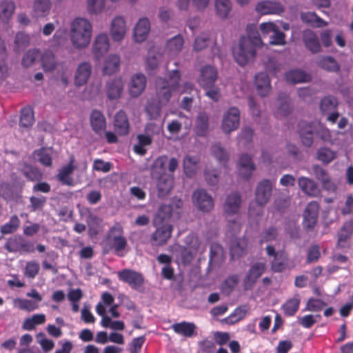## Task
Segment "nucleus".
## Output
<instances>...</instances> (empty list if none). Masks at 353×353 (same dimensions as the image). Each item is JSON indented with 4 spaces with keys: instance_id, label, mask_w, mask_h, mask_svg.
Masks as SVG:
<instances>
[{
    "instance_id": "obj_1",
    "label": "nucleus",
    "mask_w": 353,
    "mask_h": 353,
    "mask_svg": "<svg viewBox=\"0 0 353 353\" xmlns=\"http://www.w3.org/2000/svg\"><path fill=\"white\" fill-rule=\"evenodd\" d=\"M168 79L157 77L155 81L157 99L148 101L145 110L150 119H157L161 115V107L166 105L172 93L178 90L180 85L181 73L175 69L168 72Z\"/></svg>"
},
{
    "instance_id": "obj_2",
    "label": "nucleus",
    "mask_w": 353,
    "mask_h": 353,
    "mask_svg": "<svg viewBox=\"0 0 353 353\" xmlns=\"http://www.w3.org/2000/svg\"><path fill=\"white\" fill-rule=\"evenodd\" d=\"M248 36L240 38L239 45L234 47L232 54L236 62L241 66L247 64L256 56V48L263 44L259 32L256 28L252 26L247 28Z\"/></svg>"
},
{
    "instance_id": "obj_3",
    "label": "nucleus",
    "mask_w": 353,
    "mask_h": 353,
    "mask_svg": "<svg viewBox=\"0 0 353 353\" xmlns=\"http://www.w3.org/2000/svg\"><path fill=\"white\" fill-rule=\"evenodd\" d=\"M92 26L83 18H76L71 23L70 39L72 46L77 49L86 48L91 40Z\"/></svg>"
},
{
    "instance_id": "obj_4",
    "label": "nucleus",
    "mask_w": 353,
    "mask_h": 353,
    "mask_svg": "<svg viewBox=\"0 0 353 353\" xmlns=\"http://www.w3.org/2000/svg\"><path fill=\"white\" fill-rule=\"evenodd\" d=\"M107 239H111L112 248L119 256H123V251L128 245L126 239L123 236V229L120 223L116 222L110 229Z\"/></svg>"
},
{
    "instance_id": "obj_5",
    "label": "nucleus",
    "mask_w": 353,
    "mask_h": 353,
    "mask_svg": "<svg viewBox=\"0 0 353 353\" xmlns=\"http://www.w3.org/2000/svg\"><path fill=\"white\" fill-rule=\"evenodd\" d=\"M267 255L273 257L271 261V269L274 272H283L289 268V257L287 252L283 250L276 251L272 245L265 248Z\"/></svg>"
},
{
    "instance_id": "obj_6",
    "label": "nucleus",
    "mask_w": 353,
    "mask_h": 353,
    "mask_svg": "<svg viewBox=\"0 0 353 353\" xmlns=\"http://www.w3.org/2000/svg\"><path fill=\"white\" fill-rule=\"evenodd\" d=\"M320 205L317 201H311L305 207L303 213L302 226L307 233L313 232L317 224Z\"/></svg>"
},
{
    "instance_id": "obj_7",
    "label": "nucleus",
    "mask_w": 353,
    "mask_h": 353,
    "mask_svg": "<svg viewBox=\"0 0 353 353\" xmlns=\"http://www.w3.org/2000/svg\"><path fill=\"white\" fill-rule=\"evenodd\" d=\"M156 230L151 235V241L155 245H163L170 239L173 230L171 224L166 222L154 221Z\"/></svg>"
},
{
    "instance_id": "obj_8",
    "label": "nucleus",
    "mask_w": 353,
    "mask_h": 353,
    "mask_svg": "<svg viewBox=\"0 0 353 353\" xmlns=\"http://www.w3.org/2000/svg\"><path fill=\"white\" fill-rule=\"evenodd\" d=\"M5 249L9 252L20 254L34 252L35 250L33 243L26 240L21 236L9 238L5 244Z\"/></svg>"
},
{
    "instance_id": "obj_9",
    "label": "nucleus",
    "mask_w": 353,
    "mask_h": 353,
    "mask_svg": "<svg viewBox=\"0 0 353 353\" xmlns=\"http://www.w3.org/2000/svg\"><path fill=\"white\" fill-rule=\"evenodd\" d=\"M265 269L266 264L264 262H256L253 264L243 279V288L245 290H251Z\"/></svg>"
},
{
    "instance_id": "obj_10",
    "label": "nucleus",
    "mask_w": 353,
    "mask_h": 353,
    "mask_svg": "<svg viewBox=\"0 0 353 353\" xmlns=\"http://www.w3.org/2000/svg\"><path fill=\"white\" fill-rule=\"evenodd\" d=\"M119 279L128 283L132 288L137 290L144 283V278L141 273L130 269H124L118 272Z\"/></svg>"
},
{
    "instance_id": "obj_11",
    "label": "nucleus",
    "mask_w": 353,
    "mask_h": 353,
    "mask_svg": "<svg viewBox=\"0 0 353 353\" xmlns=\"http://www.w3.org/2000/svg\"><path fill=\"white\" fill-rule=\"evenodd\" d=\"M240 111L236 108H230L224 114L221 128L224 132L230 133L239 125Z\"/></svg>"
},
{
    "instance_id": "obj_12",
    "label": "nucleus",
    "mask_w": 353,
    "mask_h": 353,
    "mask_svg": "<svg viewBox=\"0 0 353 353\" xmlns=\"http://www.w3.org/2000/svg\"><path fill=\"white\" fill-rule=\"evenodd\" d=\"M218 78V71L212 65H205L201 69L198 80L199 85L203 89L212 88Z\"/></svg>"
},
{
    "instance_id": "obj_13",
    "label": "nucleus",
    "mask_w": 353,
    "mask_h": 353,
    "mask_svg": "<svg viewBox=\"0 0 353 353\" xmlns=\"http://www.w3.org/2000/svg\"><path fill=\"white\" fill-rule=\"evenodd\" d=\"M272 186V183L268 179H264L258 184L255 192V199L261 207L265 206L270 201Z\"/></svg>"
},
{
    "instance_id": "obj_14",
    "label": "nucleus",
    "mask_w": 353,
    "mask_h": 353,
    "mask_svg": "<svg viewBox=\"0 0 353 353\" xmlns=\"http://www.w3.org/2000/svg\"><path fill=\"white\" fill-rule=\"evenodd\" d=\"M192 199L199 210L203 212H210L214 207L212 196L203 189L196 190L193 193Z\"/></svg>"
},
{
    "instance_id": "obj_15",
    "label": "nucleus",
    "mask_w": 353,
    "mask_h": 353,
    "mask_svg": "<svg viewBox=\"0 0 353 353\" xmlns=\"http://www.w3.org/2000/svg\"><path fill=\"white\" fill-rule=\"evenodd\" d=\"M74 157L71 155L68 164L61 167L59 170L57 178L61 184L68 186H73L74 185V179L71 176L72 172L77 168L76 165H74Z\"/></svg>"
},
{
    "instance_id": "obj_16",
    "label": "nucleus",
    "mask_w": 353,
    "mask_h": 353,
    "mask_svg": "<svg viewBox=\"0 0 353 353\" xmlns=\"http://www.w3.org/2000/svg\"><path fill=\"white\" fill-rule=\"evenodd\" d=\"M124 83L121 77H116L106 82L105 93L110 100L119 99L121 97Z\"/></svg>"
},
{
    "instance_id": "obj_17",
    "label": "nucleus",
    "mask_w": 353,
    "mask_h": 353,
    "mask_svg": "<svg viewBox=\"0 0 353 353\" xmlns=\"http://www.w3.org/2000/svg\"><path fill=\"white\" fill-rule=\"evenodd\" d=\"M115 132L120 136H125L130 131V122L127 114L123 110L118 111L113 120Z\"/></svg>"
},
{
    "instance_id": "obj_18",
    "label": "nucleus",
    "mask_w": 353,
    "mask_h": 353,
    "mask_svg": "<svg viewBox=\"0 0 353 353\" xmlns=\"http://www.w3.org/2000/svg\"><path fill=\"white\" fill-rule=\"evenodd\" d=\"M255 170L252 157L247 154H243L239 161V174L244 180H248Z\"/></svg>"
},
{
    "instance_id": "obj_19",
    "label": "nucleus",
    "mask_w": 353,
    "mask_h": 353,
    "mask_svg": "<svg viewBox=\"0 0 353 353\" xmlns=\"http://www.w3.org/2000/svg\"><path fill=\"white\" fill-rule=\"evenodd\" d=\"M298 126L302 143L306 147L312 146L314 143L313 135L315 134L314 124L301 121Z\"/></svg>"
},
{
    "instance_id": "obj_20",
    "label": "nucleus",
    "mask_w": 353,
    "mask_h": 353,
    "mask_svg": "<svg viewBox=\"0 0 353 353\" xmlns=\"http://www.w3.org/2000/svg\"><path fill=\"white\" fill-rule=\"evenodd\" d=\"M110 34L114 41H121L126 33V23L123 17L117 16L113 19L110 26Z\"/></svg>"
},
{
    "instance_id": "obj_21",
    "label": "nucleus",
    "mask_w": 353,
    "mask_h": 353,
    "mask_svg": "<svg viewBox=\"0 0 353 353\" xmlns=\"http://www.w3.org/2000/svg\"><path fill=\"white\" fill-rule=\"evenodd\" d=\"M110 47L109 38L106 33L100 34L95 38L92 52L97 59H100L108 52Z\"/></svg>"
},
{
    "instance_id": "obj_22",
    "label": "nucleus",
    "mask_w": 353,
    "mask_h": 353,
    "mask_svg": "<svg viewBox=\"0 0 353 353\" xmlns=\"http://www.w3.org/2000/svg\"><path fill=\"white\" fill-rule=\"evenodd\" d=\"M256 10L261 14H281L284 12V8L279 2L265 1L256 5Z\"/></svg>"
},
{
    "instance_id": "obj_23",
    "label": "nucleus",
    "mask_w": 353,
    "mask_h": 353,
    "mask_svg": "<svg viewBox=\"0 0 353 353\" xmlns=\"http://www.w3.org/2000/svg\"><path fill=\"white\" fill-rule=\"evenodd\" d=\"M318 67L327 72L338 73L341 70V65L332 56L323 55L319 57L316 60Z\"/></svg>"
},
{
    "instance_id": "obj_24",
    "label": "nucleus",
    "mask_w": 353,
    "mask_h": 353,
    "mask_svg": "<svg viewBox=\"0 0 353 353\" xmlns=\"http://www.w3.org/2000/svg\"><path fill=\"white\" fill-rule=\"evenodd\" d=\"M303 41L308 50L313 54L321 52V46L316 34L311 30H306L303 32Z\"/></svg>"
},
{
    "instance_id": "obj_25",
    "label": "nucleus",
    "mask_w": 353,
    "mask_h": 353,
    "mask_svg": "<svg viewBox=\"0 0 353 353\" xmlns=\"http://www.w3.org/2000/svg\"><path fill=\"white\" fill-rule=\"evenodd\" d=\"M102 222L101 218L88 210L86 223L88 227V234L90 238H95L98 236L103 228Z\"/></svg>"
},
{
    "instance_id": "obj_26",
    "label": "nucleus",
    "mask_w": 353,
    "mask_h": 353,
    "mask_svg": "<svg viewBox=\"0 0 353 353\" xmlns=\"http://www.w3.org/2000/svg\"><path fill=\"white\" fill-rule=\"evenodd\" d=\"M150 23L148 18L140 19L134 28V37L136 42L144 41L150 32Z\"/></svg>"
},
{
    "instance_id": "obj_27",
    "label": "nucleus",
    "mask_w": 353,
    "mask_h": 353,
    "mask_svg": "<svg viewBox=\"0 0 353 353\" xmlns=\"http://www.w3.org/2000/svg\"><path fill=\"white\" fill-rule=\"evenodd\" d=\"M146 86V78L144 74L139 73L133 75L129 85V92L132 97H137L141 94Z\"/></svg>"
},
{
    "instance_id": "obj_28",
    "label": "nucleus",
    "mask_w": 353,
    "mask_h": 353,
    "mask_svg": "<svg viewBox=\"0 0 353 353\" xmlns=\"http://www.w3.org/2000/svg\"><path fill=\"white\" fill-rule=\"evenodd\" d=\"M90 121L92 129L96 134H101L105 131L107 125L106 119L101 111L92 110L90 114Z\"/></svg>"
},
{
    "instance_id": "obj_29",
    "label": "nucleus",
    "mask_w": 353,
    "mask_h": 353,
    "mask_svg": "<svg viewBox=\"0 0 353 353\" xmlns=\"http://www.w3.org/2000/svg\"><path fill=\"white\" fill-rule=\"evenodd\" d=\"M298 185L302 192L310 196L315 197L320 194V189L317 183L308 177H299Z\"/></svg>"
},
{
    "instance_id": "obj_30",
    "label": "nucleus",
    "mask_w": 353,
    "mask_h": 353,
    "mask_svg": "<svg viewBox=\"0 0 353 353\" xmlns=\"http://www.w3.org/2000/svg\"><path fill=\"white\" fill-rule=\"evenodd\" d=\"M92 67L90 63L83 62L77 69L74 76V83L77 86L85 84L91 74Z\"/></svg>"
},
{
    "instance_id": "obj_31",
    "label": "nucleus",
    "mask_w": 353,
    "mask_h": 353,
    "mask_svg": "<svg viewBox=\"0 0 353 353\" xmlns=\"http://www.w3.org/2000/svg\"><path fill=\"white\" fill-rule=\"evenodd\" d=\"M353 234V221H345L338 232L337 247L344 248Z\"/></svg>"
},
{
    "instance_id": "obj_32",
    "label": "nucleus",
    "mask_w": 353,
    "mask_h": 353,
    "mask_svg": "<svg viewBox=\"0 0 353 353\" xmlns=\"http://www.w3.org/2000/svg\"><path fill=\"white\" fill-rule=\"evenodd\" d=\"M241 203V198L237 192H233L228 195L224 203L223 209L228 215L236 214L239 212Z\"/></svg>"
},
{
    "instance_id": "obj_33",
    "label": "nucleus",
    "mask_w": 353,
    "mask_h": 353,
    "mask_svg": "<svg viewBox=\"0 0 353 353\" xmlns=\"http://www.w3.org/2000/svg\"><path fill=\"white\" fill-rule=\"evenodd\" d=\"M157 185L159 196H165L170 193L173 188L174 177L167 174H161L157 180Z\"/></svg>"
},
{
    "instance_id": "obj_34",
    "label": "nucleus",
    "mask_w": 353,
    "mask_h": 353,
    "mask_svg": "<svg viewBox=\"0 0 353 353\" xmlns=\"http://www.w3.org/2000/svg\"><path fill=\"white\" fill-rule=\"evenodd\" d=\"M255 84L258 94L261 97L268 94L271 89L270 80L265 72H259L255 76Z\"/></svg>"
},
{
    "instance_id": "obj_35",
    "label": "nucleus",
    "mask_w": 353,
    "mask_h": 353,
    "mask_svg": "<svg viewBox=\"0 0 353 353\" xmlns=\"http://www.w3.org/2000/svg\"><path fill=\"white\" fill-rule=\"evenodd\" d=\"M172 328L176 334L185 337L190 338L196 334V326L192 322L182 321L176 323L172 325Z\"/></svg>"
},
{
    "instance_id": "obj_36",
    "label": "nucleus",
    "mask_w": 353,
    "mask_h": 353,
    "mask_svg": "<svg viewBox=\"0 0 353 353\" xmlns=\"http://www.w3.org/2000/svg\"><path fill=\"white\" fill-rule=\"evenodd\" d=\"M209 130V117L205 112H199L196 118L194 131L198 137H205Z\"/></svg>"
},
{
    "instance_id": "obj_37",
    "label": "nucleus",
    "mask_w": 353,
    "mask_h": 353,
    "mask_svg": "<svg viewBox=\"0 0 353 353\" xmlns=\"http://www.w3.org/2000/svg\"><path fill=\"white\" fill-rule=\"evenodd\" d=\"M285 79L288 82L296 84L305 83L311 81V76L301 70H292L285 73Z\"/></svg>"
},
{
    "instance_id": "obj_38",
    "label": "nucleus",
    "mask_w": 353,
    "mask_h": 353,
    "mask_svg": "<svg viewBox=\"0 0 353 353\" xmlns=\"http://www.w3.org/2000/svg\"><path fill=\"white\" fill-rule=\"evenodd\" d=\"M20 172L28 181H40L43 179V173L39 169L28 163L24 164Z\"/></svg>"
},
{
    "instance_id": "obj_39",
    "label": "nucleus",
    "mask_w": 353,
    "mask_h": 353,
    "mask_svg": "<svg viewBox=\"0 0 353 353\" xmlns=\"http://www.w3.org/2000/svg\"><path fill=\"white\" fill-rule=\"evenodd\" d=\"M51 8L50 0H35L32 6V16L34 17H44L47 16Z\"/></svg>"
},
{
    "instance_id": "obj_40",
    "label": "nucleus",
    "mask_w": 353,
    "mask_h": 353,
    "mask_svg": "<svg viewBox=\"0 0 353 353\" xmlns=\"http://www.w3.org/2000/svg\"><path fill=\"white\" fill-rule=\"evenodd\" d=\"M200 159L197 156L187 155L183 159V169L187 176L192 177L199 169Z\"/></svg>"
},
{
    "instance_id": "obj_41",
    "label": "nucleus",
    "mask_w": 353,
    "mask_h": 353,
    "mask_svg": "<svg viewBox=\"0 0 353 353\" xmlns=\"http://www.w3.org/2000/svg\"><path fill=\"white\" fill-rule=\"evenodd\" d=\"M301 300L299 295L289 299L282 305L281 310L286 316H293L299 309Z\"/></svg>"
},
{
    "instance_id": "obj_42",
    "label": "nucleus",
    "mask_w": 353,
    "mask_h": 353,
    "mask_svg": "<svg viewBox=\"0 0 353 353\" xmlns=\"http://www.w3.org/2000/svg\"><path fill=\"white\" fill-rule=\"evenodd\" d=\"M214 8L216 16L225 19L232 10V3L230 0H215Z\"/></svg>"
},
{
    "instance_id": "obj_43",
    "label": "nucleus",
    "mask_w": 353,
    "mask_h": 353,
    "mask_svg": "<svg viewBox=\"0 0 353 353\" xmlns=\"http://www.w3.org/2000/svg\"><path fill=\"white\" fill-rule=\"evenodd\" d=\"M279 105L277 108V116L286 117L290 114L292 106L290 103L289 96L285 93H280L278 96Z\"/></svg>"
},
{
    "instance_id": "obj_44",
    "label": "nucleus",
    "mask_w": 353,
    "mask_h": 353,
    "mask_svg": "<svg viewBox=\"0 0 353 353\" xmlns=\"http://www.w3.org/2000/svg\"><path fill=\"white\" fill-rule=\"evenodd\" d=\"M120 65V58L116 54L110 55L105 61L103 72L104 74L110 75L116 72Z\"/></svg>"
},
{
    "instance_id": "obj_45",
    "label": "nucleus",
    "mask_w": 353,
    "mask_h": 353,
    "mask_svg": "<svg viewBox=\"0 0 353 353\" xmlns=\"http://www.w3.org/2000/svg\"><path fill=\"white\" fill-rule=\"evenodd\" d=\"M41 67L45 72L53 71L57 66L55 56L49 50L45 51L41 56Z\"/></svg>"
},
{
    "instance_id": "obj_46",
    "label": "nucleus",
    "mask_w": 353,
    "mask_h": 353,
    "mask_svg": "<svg viewBox=\"0 0 353 353\" xmlns=\"http://www.w3.org/2000/svg\"><path fill=\"white\" fill-rule=\"evenodd\" d=\"M301 20L312 26H315L318 28L325 27L327 23L318 16L315 12H303L301 15Z\"/></svg>"
},
{
    "instance_id": "obj_47",
    "label": "nucleus",
    "mask_w": 353,
    "mask_h": 353,
    "mask_svg": "<svg viewBox=\"0 0 353 353\" xmlns=\"http://www.w3.org/2000/svg\"><path fill=\"white\" fill-rule=\"evenodd\" d=\"M40 55L41 52L39 49L32 48L28 50L22 57L21 65L26 68L32 66Z\"/></svg>"
},
{
    "instance_id": "obj_48",
    "label": "nucleus",
    "mask_w": 353,
    "mask_h": 353,
    "mask_svg": "<svg viewBox=\"0 0 353 353\" xmlns=\"http://www.w3.org/2000/svg\"><path fill=\"white\" fill-rule=\"evenodd\" d=\"M232 259L242 256L245 252V243L243 239H235L232 241L230 248Z\"/></svg>"
},
{
    "instance_id": "obj_49",
    "label": "nucleus",
    "mask_w": 353,
    "mask_h": 353,
    "mask_svg": "<svg viewBox=\"0 0 353 353\" xmlns=\"http://www.w3.org/2000/svg\"><path fill=\"white\" fill-rule=\"evenodd\" d=\"M338 101L332 96H327L323 98L320 102L319 108L323 113H330L336 109Z\"/></svg>"
},
{
    "instance_id": "obj_50",
    "label": "nucleus",
    "mask_w": 353,
    "mask_h": 353,
    "mask_svg": "<svg viewBox=\"0 0 353 353\" xmlns=\"http://www.w3.org/2000/svg\"><path fill=\"white\" fill-rule=\"evenodd\" d=\"M34 123L33 111L30 107H25L21 111L19 124L23 128H29Z\"/></svg>"
},
{
    "instance_id": "obj_51",
    "label": "nucleus",
    "mask_w": 353,
    "mask_h": 353,
    "mask_svg": "<svg viewBox=\"0 0 353 353\" xmlns=\"http://www.w3.org/2000/svg\"><path fill=\"white\" fill-rule=\"evenodd\" d=\"M212 153L217 161L225 165L228 160V154L220 143H216L212 147Z\"/></svg>"
},
{
    "instance_id": "obj_52",
    "label": "nucleus",
    "mask_w": 353,
    "mask_h": 353,
    "mask_svg": "<svg viewBox=\"0 0 353 353\" xmlns=\"http://www.w3.org/2000/svg\"><path fill=\"white\" fill-rule=\"evenodd\" d=\"M239 281L238 274H232L227 277L221 285V290L223 292L230 294L232 292Z\"/></svg>"
},
{
    "instance_id": "obj_53",
    "label": "nucleus",
    "mask_w": 353,
    "mask_h": 353,
    "mask_svg": "<svg viewBox=\"0 0 353 353\" xmlns=\"http://www.w3.org/2000/svg\"><path fill=\"white\" fill-rule=\"evenodd\" d=\"M15 10V5L11 0H4L0 4V17L9 19Z\"/></svg>"
},
{
    "instance_id": "obj_54",
    "label": "nucleus",
    "mask_w": 353,
    "mask_h": 353,
    "mask_svg": "<svg viewBox=\"0 0 353 353\" xmlns=\"http://www.w3.org/2000/svg\"><path fill=\"white\" fill-rule=\"evenodd\" d=\"M20 220L17 215L10 217L9 222L5 223L1 228V232L3 234H8L15 232L19 228Z\"/></svg>"
},
{
    "instance_id": "obj_55",
    "label": "nucleus",
    "mask_w": 353,
    "mask_h": 353,
    "mask_svg": "<svg viewBox=\"0 0 353 353\" xmlns=\"http://www.w3.org/2000/svg\"><path fill=\"white\" fill-rule=\"evenodd\" d=\"M183 38L178 34L170 39L167 43V48L173 54L179 52L183 46Z\"/></svg>"
},
{
    "instance_id": "obj_56",
    "label": "nucleus",
    "mask_w": 353,
    "mask_h": 353,
    "mask_svg": "<svg viewBox=\"0 0 353 353\" xmlns=\"http://www.w3.org/2000/svg\"><path fill=\"white\" fill-rule=\"evenodd\" d=\"M336 158L335 152L327 148H321L317 152V159L324 163H329Z\"/></svg>"
},
{
    "instance_id": "obj_57",
    "label": "nucleus",
    "mask_w": 353,
    "mask_h": 353,
    "mask_svg": "<svg viewBox=\"0 0 353 353\" xmlns=\"http://www.w3.org/2000/svg\"><path fill=\"white\" fill-rule=\"evenodd\" d=\"M14 303L20 310L28 312L33 311L39 307L37 303L28 299L17 298L14 300Z\"/></svg>"
},
{
    "instance_id": "obj_58",
    "label": "nucleus",
    "mask_w": 353,
    "mask_h": 353,
    "mask_svg": "<svg viewBox=\"0 0 353 353\" xmlns=\"http://www.w3.org/2000/svg\"><path fill=\"white\" fill-rule=\"evenodd\" d=\"M278 236V230L274 226H271L265 229L260 235V243L269 242L276 240Z\"/></svg>"
},
{
    "instance_id": "obj_59",
    "label": "nucleus",
    "mask_w": 353,
    "mask_h": 353,
    "mask_svg": "<svg viewBox=\"0 0 353 353\" xmlns=\"http://www.w3.org/2000/svg\"><path fill=\"white\" fill-rule=\"evenodd\" d=\"M172 211V208L170 205H161L159 208L154 220H157V221L160 222H165V220L169 219L171 217Z\"/></svg>"
},
{
    "instance_id": "obj_60",
    "label": "nucleus",
    "mask_w": 353,
    "mask_h": 353,
    "mask_svg": "<svg viewBox=\"0 0 353 353\" xmlns=\"http://www.w3.org/2000/svg\"><path fill=\"white\" fill-rule=\"evenodd\" d=\"M38 157V161L44 166L50 167L52 165V157L49 150L42 148L36 152Z\"/></svg>"
},
{
    "instance_id": "obj_61",
    "label": "nucleus",
    "mask_w": 353,
    "mask_h": 353,
    "mask_svg": "<svg viewBox=\"0 0 353 353\" xmlns=\"http://www.w3.org/2000/svg\"><path fill=\"white\" fill-rule=\"evenodd\" d=\"M320 257V246L317 244L312 245L307 250L306 263H312L317 262Z\"/></svg>"
},
{
    "instance_id": "obj_62",
    "label": "nucleus",
    "mask_w": 353,
    "mask_h": 353,
    "mask_svg": "<svg viewBox=\"0 0 353 353\" xmlns=\"http://www.w3.org/2000/svg\"><path fill=\"white\" fill-rule=\"evenodd\" d=\"M325 305L326 303H325L323 301L311 298L307 301L305 308L303 310V311L319 312Z\"/></svg>"
},
{
    "instance_id": "obj_63",
    "label": "nucleus",
    "mask_w": 353,
    "mask_h": 353,
    "mask_svg": "<svg viewBox=\"0 0 353 353\" xmlns=\"http://www.w3.org/2000/svg\"><path fill=\"white\" fill-rule=\"evenodd\" d=\"M30 36L23 32H18L14 39L15 47L17 50L26 48L30 44Z\"/></svg>"
},
{
    "instance_id": "obj_64",
    "label": "nucleus",
    "mask_w": 353,
    "mask_h": 353,
    "mask_svg": "<svg viewBox=\"0 0 353 353\" xmlns=\"http://www.w3.org/2000/svg\"><path fill=\"white\" fill-rule=\"evenodd\" d=\"M39 272V264L35 261L27 262L24 274L29 279H34Z\"/></svg>"
}]
</instances>
